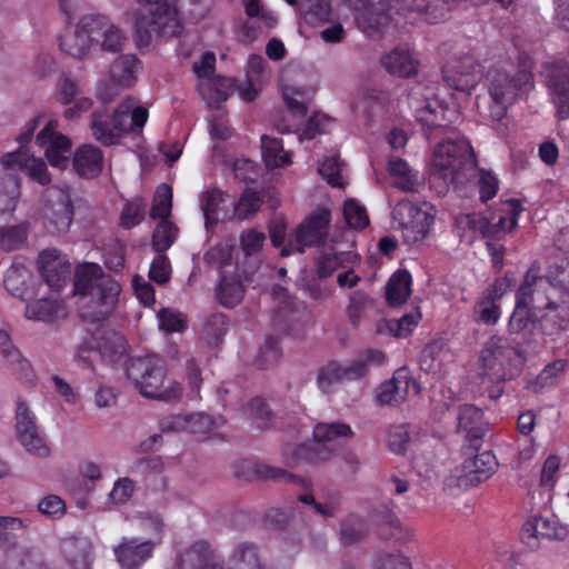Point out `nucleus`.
<instances>
[{"instance_id": "nucleus-49", "label": "nucleus", "mask_w": 569, "mask_h": 569, "mask_svg": "<svg viewBox=\"0 0 569 569\" xmlns=\"http://www.w3.org/2000/svg\"><path fill=\"white\" fill-rule=\"evenodd\" d=\"M30 278V272L24 266L12 264L4 274L3 283L10 295L26 299Z\"/></svg>"}, {"instance_id": "nucleus-24", "label": "nucleus", "mask_w": 569, "mask_h": 569, "mask_svg": "<svg viewBox=\"0 0 569 569\" xmlns=\"http://www.w3.org/2000/svg\"><path fill=\"white\" fill-rule=\"evenodd\" d=\"M442 76L449 87L470 92L480 79V70L473 58L465 57L448 61L442 69Z\"/></svg>"}, {"instance_id": "nucleus-32", "label": "nucleus", "mask_w": 569, "mask_h": 569, "mask_svg": "<svg viewBox=\"0 0 569 569\" xmlns=\"http://www.w3.org/2000/svg\"><path fill=\"white\" fill-rule=\"evenodd\" d=\"M102 151L93 144L79 147L72 159L74 171L83 178L97 177L103 168Z\"/></svg>"}, {"instance_id": "nucleus-14", "label": "nucleus", "mask_w": 569, "mask_h": 569, "mask_svg": "<svg viewBox=\"0 0 569 569\" xmlns=\"http://www.w3.org/2000/svg\"><path fill=\"white\" fill-rule=\"evenodd\" d=\"M537 277L530 271L525 276L523 282L516 295V306L508 322L510 333H520L528 326L537 321L533 317L532 307L536 303V283Z\"/></svg>"}, {"instance_id": "nucleus-31", "label": "nucleus", "mask_w": 569, "mask_h": 569, "mask_svg": "<svg viewBox=\"0 0 569 569\" xmlns=\"http://www.w3.org/2000/svg\"><path fill=\"white\" fill-rule=\"evenodd\" d=\"M362 365L360 363H339L329 362L322 367L317 376L318 387L323 392H329L333 385L343 380L361 377Z\"/></svg>"}, {"instance_id": "nucleus-2", "label": "nucleus", "mask_w": 569, "mask_h": 569, "mask_svg": "<svg viewBox=\"0 0 569 569\" xmlns=\"http://www.w3.org/2000/svg\"><path fill=\"white\" fill-rule=\"evenodd\" d=\"M120 284L110 276L104 274L99 264L86 263L79 267L74 295L81 296L82 317L91 321H99L113 309Z\"/></svg>"}, {"instance_id": "nucleus-59", "label": "nucleus", "mask_w": 569, "mask_h": 569, "mask_svg": "<svg viewBox=\"0 0 569 569\" xmlns=\"http://www.w3.org/2000/svg\"><path fill=\"white\" fill-rule=\"evenodd\" d=\"M343 217L347 224L353 229H363L369 224L366 208L355 199H349L345 202Z\"/></svg>"}, {"instance_id": "nucleus-44", "label": "nucleus", "mask_w": 569, "mask_h": 569, "mask_svg": "<svg viewBox=\"0 0 569 569\" xmlns=\"http://www.w3.org/2000/svg\"><path fill=\"white\" fill-rule=\"evenodd\" d=\"M299 11L311 26H326L336 17L330 0H301Z\"/></svg>"}, {"instance_id": "nucleus-50", "label": "nucleus", "mask_w": 569, "mask_h": 569, "mask_svg": "<svg viewBox=\"0 0 569 569\" xmlns=\"http://www.w3.org/2000/svg\"><path fill=\"white\" fill-rule=\"evenodd\" d=\"M282 456L289 466H296L301 462H319L320 457L318 446L307 443H287L282 449Z\"/></svg>"}, {"instance_id": "nucleus-22", "label": "nucleus", "mask_w": 569, "mask_h": 569, "mask_svg": "<svg viewBox=\"0 0 569 569\" xmlns=\"http://www.w3.org/2000/svg\"><path fill=\"white\" fill-rule=\"evenodd\" d=\"M89 14L82 16L77 23L60 37V50L72 58L83 59L89 56L93 46Z\"/></svg>"}, {"instance_id": "nucleus-64", "label": "nucleus", "mask_w": 569, "mask_h": 569, "mask_svg": "<svg viewBox=\"0 0 569 569\" xmlns=\"http://www.w3.org/2000/svg\"><path fill=\"white\" fill-rule=\"evenodd\" d=\"M158 318L160 330L167 333L182 332L187 327L183 315L171 309H161Z\"/></svg>"}, {"instance_id": "nucleus-58", "label": "nucleus", "mask_w": 569, "mask_h": 569, "mask_svg": "<svg viewBox=\"0 0 569 569\" xmlns=\"http://www.w3.org/2000/svg\"><path fill=\"white\" fill-rule=\"evenodd\" d=\"M172 208V189L162 183L157 188L153 203L151 207L150 216L153 219H167L171 212Z\"/></svg>"}, {"instance_id": "nucleus-36", "label": "nucleus", "mask_w": 569, "mask_h": 569, "mask_svg": "<svg viewBox=\"0 0 569 569\" xmlns=\"http://www.w3.org/2000/svg\"><path fill=\"white\" fill-rule=\"evenodd\" d=\"M458 427L470 440H479L488 431V422L482 411L472 405H463L459 408Z\"/></svg>"}, {"instance_id": "nucleus-34", "label": "nucleus", "mask_w": 569, "mask_h": 569, "mask_svg": "<svg viewBox=\"0 0 569 569\" xmlns=\"http://www.w3.org/2000/svg\"><path fill=\"white\" fill-rule=\"evenodd\" d=\"M390 10H396L398 14L402 10L425 13L426 19L431 23H437L445 19L448 11L442 0H392Z\"/></svg>"}, {"instance_id": "nucleus-47", "label": "nucleus", "mask_w": 569, "mask_h": 569, "mask_svg": "<svg viewBox=\"0 0 569 569\" xmlns=\"http://www.w3.org/2000/svg\"><path fill=\"white\" fill-rule=\"evenodd\" d=\"M261 153L266 166L270 169L291 163L290 153L283 150V144L280 139L262 136Z\"/></svg>"}, {"instance_id": "nucleus-46", "label": "nucleus", "mask_w": 569, "mask_h": 569, "mask_svg": "<svg viewBox=\"0 0 569 569\" xmlns=\"http://www.w3.org/2000/svg\"><path fill=\"white\" fill-rule=\"evenodd\" d=\"M17 438L26 452L32 457L43 459L51 455L50 443L40 427L24 430L18 433Z\"/></svg>"}, {"instance_id": "nucleus-16", "label": "nucleus", "mask_w": 569, "mask_h": 569, "mask_svg": "<svg viewBox=\"0 0 569 569\" xmlns=\"http://www.w3.org/2000/svg\"><path fill=\"white\" fill-rule=\"evenodd\" d=\"M89 21L94 47L110 53L123 50L127 36L110 17L102 13H89Z\"/></svg>"}, {"instance_id": "nucleus-23", "label": "nucleus", "mask_w": 569, "mask_h": 569, "mask_svg": "<svg viewBox=\"0 0 569 569\" xmlns=\"http://www.w3.org/2000/svg\"><path fill=\"white\" fill-rule=\"evenodd\" d=\"M221 416L211 417L203 412L173 416L164 426L167 429L191 432L201 439L219 436L218 430L224 425Z\"/></svg>"}, {"instance_id": "nucleus-13", "label": "nucleus", "mask_w": 569, "mask_h": 569, "mask_svg": "<svg viewBox=\"0 0 569 569\" xmlns=\"http://www.w3.org/2000/svg\"><path fill=\"white\" fill-rule=\"evenodd\" d=\"M568 530L553 517L533 516L521 528L520 538L531 550H538L543 540H562Z\"/></svg>"}, {"instance_id": "nucleus-28", "label": "nucleus", "mask_w": 569, "mask_h": 569, "mask_svg": "<svg viewBox=\"0 0 569 569\" xmlns=\"http://www.w3.org/2000/svg\"><path fill=\"white\" fill-rule=\"evenodd\" d=\"M179 569H223L221 560L204 541H198L178 557Z\"/></svg>"}, {"instance_id": "nucleus-53", "label": "nucleus", "mask_w": 569, "mask_h": 569, "mask_svg": "<svg viewBox=\"0 0 569 569\" xmlns=\"http://www.w3.org/2000/svg\"><path fill=\"white\" fill-rule=\"evenodd\" d=\"M501 318V309L497 301L481 295L473 307V320L477 323L495 326Z\"/></svg>"}, {"instance_id": "nucleus-3", "label": "nucleus", "mask_w": 569, "mask_h": 569, "mask_svg": "<svg viewBox=\"0 0 569 569\" xmlns=\"http://www.w3.org/2000/svg\"><path fill=\"white\" fill-rule=\"evenodd\" d=\"M483 82L488 91V100L482 114L493 121L502 120L508 107L533 88L532 73L527 67L515 74L505 69L491 68L487 71Z\"/></svg>"}, {"instance_id": "nucleus-20", "label": "nucleus", "mask_w": 569, "mask_h": 569, "mask_svg": "<svg viewBox=\"0 0 569 569\" xmlns=\"http://www.w3.org/2000/svg\"><path fill=\"white\" fill-rule=\"evenodd\" d=\"M420 387L406 368L397 370L392 379L380 385L376 392V401L381 406H398L407 400L410 393L418 395Z\"/></svg>"}, {"instance_id": "nucleus-29", "label": "nucleus", "mask_w": 569, "mask_h": 569, "mask_svg": "<svg viewBox=\"0 0 569 569\" xmlns=\"http://www.w3.org/2000/svg\"><path fill=\"white\" fill-rule=\"evenodd\" d=\"M39 268L44 281L54 290H59L70 273V266L54 249L43 250L39 256Z\"/></svg>"}, {"instance_id": "nucleus-51", "label": "nucleus", "mask_w": 569, "mask_h": 569, "mask_svg": "<svg viewBox=\"0 0 569 569\" xmlns=\"http://www.w3.org/2000/svg\"><path fill=\"white\" fill-rule=\"evenodd\" d=\"M243 295L244 287L234 276L223 277L217 290V298L219 302L227 308H232L240 303Z\"/></svg>"}, {"instance_id": "nucleus-25", "label": "nucleus", "mask_w": 569, "mask_h": 569, "mask_svg": "<svg viewBox=\"0 0 569 569\" xmlns=\"http://www.w3.org/2000/svg\"><path fill=\"white\" fill-rule=\"evenodd\" d=\"M47 193L49 199L57 198V201L46 210V228L52 233L67 232L73 219V207L69 193L58 188H50Z\"/></svg>"}, {"instance_id": "nucleus-40", "label": "nucleus", "mask_w": 569, "mask_h": 569, "mask_svg": "<svg viewBox=\"0 0 569 569\" xmlns=\"http://www.w3.org/2000/svg\"><path fill=\"white\" fill-rule=\"evenodd\" d=\"M140 68V62L134 56H120L110 66V81L119 87H130L136 82Z\"/></svg>"}, {"instance_id": "nucleus-39", "label": "nucleus", "mask_w": 569, "mask_h": 569, "mask_svg": "<svg viewBox=\"0 0 569 569\" xmlns=\"http://www.w3.org/2000/svg\"><path fill=\"white\" fill-rule=\"evenodd\" d=\"M392 183L405 192H413L419 187V174L410 168L408 162L398 157H391L387 167Z\"/></svg>"}, {"instance_id": "nucleus-45", "label": "nucleus", "mask_w": 569, "mask_h": 569, "mask_svg": "<svg viewBox=\"0 0 569 569\" xmlns=\"http://www.w3.org/2000/svg\"><path fill=\"white\" fill-rule=\"evenodd\" d=\"M411 274L407 270L395 272L386 286V298L390 306H400L411 295Z\"/></svg>"}, {"instance_id": "nucleus-62", "label": "nucleus", "mask_w": 569, "mask_h": 569, "mask_svg": "<svg viewBox=\"0 0 569 569\" xmlns=\"http://www.w3.org/2000/svg\"><path fill=\"white\" fill-rule=\"evenodd\" d=\"M144 211L146 206L141 199L128 201L121 211V226L126 229L138 226L144 217Z\"/></svg>"}, {"instance_id": "nucleus-35", "label": "nucleus", "mask_w": 569, "mask_h": 569, "mask_svg": "<svg viewBox=\"0 0 569 569\" xmlns=\"http://www.w3.org/2000/svg\"><path fill=\"white\" fill-rule=\"evenodd\" d=\"M228 569H264L259 548L252 542H240L233 547L227 560Z\"/></svg>"}, {"instance_id": "nucleus-54", "label": "nucleus", "mask_w": 569, "mask_h": 569, "mask_svg": "<svg viewBox=\"0 0 569 569\" xmlns=\"http://www.w3.org/2000/svg\"><path fill=\"white\" fill-rule=\"evenodd\" d=\"M318 172L332 187H343L346 184V166L336 156L326 158L319 164Z\"/></svg>"}, {"instance_id": "nucleus-21", "label": "nucleus", "mask_w": 569, "mask_h": 569, "mask_svg": "<svg viewBox=\"0 0 569 569\" xmlns=\"http://www.w3.org/2000/svg\"><path fill=\"white\" fill-rule=\"evenodd\" d=\"M532 310L533 317L545 335H556L569 328V307L549 300L542 303L540 292L537 290Z\"/></svg>"}, {"instance_id": "nucleus-60", "label": "nucleus", "mask_w": 569, "mask_h": 569, "mask_svg": "<svg viewBox=\"0 0 569 569\" xmlns=\"http://www.w3.org/2000/svg\"><path fill=\"white\" fill-rule=\"evenodd\" d=\"M475 179L479 186L480 200L482 202H487L496 197L499 189V182L492 172L479 169L477 167V173L471 177L469 181Z\"/></svg>"}, {"instance_id": "nucleus-7", "label": "nucleus", "mask_w": 569, "mask_h": 569, "mask_svg": "<svg viewBox=\"0 0 569 569\" xmlns=\"http://www.w3.org/2000/svg\"><path fill=\"white\" fill-rule=\"evenodd\" d=\"M518 358V349L505 337L492 336L485 342L479 359V376L489 398L501 396L500 383L512 377Z\"/></svg>"}, {"instance_id": "nucleus-38", "label": "nucleus", "mask_w": 569, "mask_h": 569, "mask_svg": "<svg viewBox=\"0 0 569 569\" xmlns=\"http://www.w3.org/2000/svg\"><path fill=\"white\" fill-rule=\"evenodd\" d=\"M234 86L236 81L231 78L214 77L200 80L198 89L210 107H219L234 91Z\"/></svg>"}, {"instance_id": "nucleus-11", "label": "nucleus", "mask_w": 569, "mask_h": 569, "mask_svg": "<svg viewBox=\"0 0 569 569\" xmlns=\"http://www.w3.org/2000/svg\"><path fill=\"white\" fill-rule=\"evenodd\" d=\"M497 460L491 451H482L465 459L446 478L449 489L467 490L487 480L495 471Z\"/></svg>"}, {"instance_id": "nucleus-10", "label": "nucleus", "mask_w": 569, "mask_h": 569, "mask_svg": "<svg viewBox=\"0 0 569 569\" xmlns=\"http://www.w3.org/2000/svg\"><path fill=\"white\" fill-rule=\"evenodd\" d=\"M435 221L430 206H417L409 201H399L392 210V224L401 232L408 244L420 242L427 238Z\"/></svg>"}, {"instance_id": "nucleus-15", "label": "nucleus", "mask_w": 569, "mask_h": 569, "mask_svg": "<svg viewBox=\"0 0 569 569\" xmlns=\"http://www.w3.org/2000/svg\"><path fill=\"white\" fill-rule=\"evenodd\" d=\"M160 539L140 540L123 537L113 547V555L121 569H140L152 556Z\"/></svg>"}, {"instance_id": "nucleus-55", "label": "nucleus", "mask_w": 569, "mask_h": 569, "mask_svg": "<svg viewBox=\"0 0 569 569\" xmlns=\"http://www.w3.org/2000/svg\"><path fill=\"white\" fill-rule=\"evenodd\" d=\"M28 238V228L24 223L0 228V247L6 251L20 249Z\"/></svg>"}, {"instance_id": "nucleus-8", "label": "nucleus", "mask_w": 569, "mask_h": 569, "mask_svg": "<svg viewBox=\"0 0 569 569\" xmlns=\"http://www.w3.org/2000/svg\"><path fill=\"white\" fill-rule=\"evenodd\" d=\"M0 163L9 172L0 176V210L12 212L20 196V183L12 171H22L41 186L51 181L44 161L28 150H18L1 157Z\"/></svg>"}, {"instance_id": "nucleus-63", "label": "nucleus", "mask_w": 569, "mask_h": 569, "mask_svg": "<svg viewBox=\"0 0 569 569\" xmlns=\"http://www.w3.org/2000/svg\"><path fill=\"white\" fill-rule=\"evenodd\" d=\"M227 331V319L223 315H212L203 326L202 335L208 343H218Z\"/></svg>"}, {"instance_id": "nucleus-41", "label": "nucleus", "mask_w": 569, "mask_h": 569, "mask_svg": "<svg viewBox=\"0 0 569 569\" xmlns=\"http://www.w3.org/2000/svg\"><path fill=\"white\" fill-rule=\"evenodd\" d=\"M63 552L71 569H90L92 546L87 539H69L63 543Z\"/></svg>"}, {"instance_id": "nucleus-48", "label": "nucleus", "mask_w": 569, "mask_h": 569, "mask_svg": "<svg viewBox=\"0 0 569 569\" xmlns=\"http://www.w3.org/2000/svg\"><path fill=\"white\" fill-rule=\"evenodd\" d=\"M81 84L77 77L69 72H62L56 80L53 88V97L56 101L62 106L71 104V102L80 97Z\"/></svg>"}, {"instance_id": "nucleus-61", "label": "nucleus", "mask_w": 569, "mask_h": 569, "mask_svg": "<svg viewBox=\"0 0 569 569\" xmlns=\"http://www.w3.org/2000/svg\"><path fill=\"white\" fill-rule=\"evenodd\" d=\"M2 358L19 379L30 380L31 365L16 347L11 348L9 352H4Z\"/></svg>"}, {"instance_id": "nucleus-56", "label": "nucleus", "mask_w": 569, "mask_h": 569, "mask_svg": "<svg viewBox=\"0 0 569 569\" xmlns=\"http://www.w3.org/2000/svg\"><path fill=\"white\" fill-rule=\"evenodd\" d=\"M178 237V228L167 219H161L158 223L153 236L152 244L159 252L169 249Z\"/></svg>"}, {"instance_id": "nucleus-42", "label": "nucleus", "mask_w": 569, "mask_h": 569, "mask_svg": "<svg viewBox=\"0 0 569 569\" xmlns=\"http://www.w3.org/2000/svg\"><path fill=\"white\" fill-rule=\"evenodd\" d=\"M213 7V0H176V4L171 6L176 19L179 23L181 20L190 22H199L204 19ZM182 27V24H180Z\"/></svg>"}, {"instance_id": "nucleus-30", "label": "nucleus", "mask_w": 569, "mask_h": 569, "mask_svg": "<svg viewBox=\"0 0 569 569\" xmlns=\"http://www.w3.org/2000/svg\"><path fill=\"white\" fill-rule=\"evenodd\" d=\"M127 341L117 332L99 333L88 342V348L94 350L107 363L119 361L127 353Z\"/></svg>"}, {"instance_id": "nucleus-52", "label": "nucleus", "mask_w": 569, "mask_h": 569, "mask_svg": "<svg viewBox=\"0 0 569 569\" xmlns=\"http://www.w3.org/2000/svg\"><path fill=\"white\" fill-rule=\"evenodd\" d=\"M351 427L343 422H320L313 428V437L318 448L320 443L331 442L340 438L353 437Z\"/></svg>"}, {"instance_id": "nucleus-33", "label": "nucleus", "mask_w": 569, "mask_h": 569, "mask_svg": "<svg viewBox=\"0 0 569 569\" xmlns=\"http://www.w3.org/2000/svg\"><path fill=\"white\" fill-rule=\"evenodd\" d=\"M67 316L68 310L64 303L46 298L28 302L24 310V317L32 321L53 322Z\"/></svg>"}, {"instance_id": "nucleus-5", "label": "nucleus", "mask_w": 569, "mask_h": 569, "mask_svg": "<svg viewBox=\"0 0 569 569\" xmlns=\"http://www.w3.org/2000/svg\"><path fill=\"white\" fill-rule=\"evenodd\" d=\"M126 377L146 398L171 401L182 395L181 385L167 378L164 363L156 356L130 359L126 366Z\"/></svg>"}, {"instance_id": "nucleus-1", "label": "nucleus", "mask_w": 569, "mask_h": 569, "mask_svg": "<svg viewBox=\"0 0 569 569\" xmlns=\"http://www.w3.org/2000/svg\"><path fill=\"white\" fill-rule=\"evenodd\" d=\"M476 173V154L466 138H449L435 147L430 184L438 193H446L450 186L459 187L468 183Z\"/></svg>"}, {"instance_id": "nucleus-26", "label": "nucleus", "mask_w": 569, "mask_h": 569, "mask_svg": "<svg viewBox=\"0 0 569 569\" xmlns=\"http://www.w3.org/2000/svg\"><path fill=\"white\" fill-rule=\"evenodd\" d=\"M233 198L218 189L206 191L200 198V208L206 219V228H212L219 221L234 218Z\"/></svg>"}, {"instance_id": "nucleus-4", "label": "nucleus", "mask_w": 569, "mask_h": 569, "mask_svg": "<svg viewBox=\"0 0 569 569\" xmlns=\"http://www.w3.org/2000/svg\"><path fill=\"white\" fill-rule=\"evenodd\" d=\"M523 208L519 200L508 199L492 213L490 222L480 213H465L456 219V228L461 240L472 242L477 238L499 240L518 227Z\"/></svg>"}, {"instance_id": "nucleus-19", "label": "nucleus", "mask_w": 569, "mask_h": 569, "mask_svg": "<svg viewBox=\"0 0 569 569\" xmlns=\"http://www.w3.org/2000/svg\"><path fill=\"white\" fill-rule=\"evenodd\" d=\"M58 122L50 120L37 136V143L44 149L46 157L54 168L64 169L69 163L70 139L57 132Z\"/></svg>"}, {"instance_id": "nucleus-12", "label": "nucleus", "mask_w": 569, "mask_h": 569, "mask_svg": "<svg viewBox=\"0 0 569 569\" xmlns=\"http://www.w3.org/2000/svg\"><path fill=\"white\" fill-rule=\"evenodd\" d=\"M329 222L330 213L325 209L311 214L296 229L288 243L281 249V254L289 256L293 252H303L306 247L316 246L323 241Z\"/></svg>"}, {"instance_id": "nucleus-37", "label": "nucleus", "mask_w": 569, "mask_h": 569, "mask_svg": "<svg viewBox=\"0 0 569 569\" xmlns=\"http://www.w3.org/2000/svg\"><path fill=\"white\" fill-rule=\"evenodd\" d=\"M357 260L351 251H339L333 247L323 248L317 258V273L321 278L331 276L339 268H349Z\"/></svg>"}, {"instance_id": "nucleus-6", "label": "nucleus", "mask_w": 569, "mask_h": 569, "mask_svg": "<svg viewBox=\"0 0 569 569\" xmlns=\"http://www.w3.org/2000/svg\"><path fill=\"white\" fill-rule=\"evenodd\" d=\"M149 112L132 97L121 101L112 114L106 110H96L91 117L93 138L104 146L116 144L120 138L131 131L141 130Z\"/></svg>"}, {"instance_id": "nucleus-43", "label": "nucleus", "mask_w": 569, "mask_h": 569, "mask_svg": "<svg viewBox=\"0 0 569 569\" xmlns=\"http://www.w3.org/2000/svg\"><path fill=\"white\" fill-rule=\"evenodd\" d=\"M28 521L19 517L0 518V553L9 556L18 548V531L27 528Z\"/></svg>"}, {"instance_id": "nucleus-18", "label": "nucleus", "mask_w": 569, "mask_h": 569, "mask_svg": "<svg viewBox=\"0 0 569 569\" xmlns=\"http://www.w3.org/2000/svg\"><path fill=\"white\" fill-rule=\"evenodd\" d=\"M347 3L357 12V26L368 37H381L392 24L395 10L389 9L388 13L382 12L377 7L369 4L367 0H347Z\"/></svg>"}, {"instance_id": "nucleus-9", "label": "nucleus", "mask_w": 569, "mask_h": 569, "mask_svg": "<svg viewBox=\"0 0 569 569\" xmlns=\"http://www.w3.org/2000/svg\"><path fill=\"white\" fill-rule=\"evenodd\" d=\"M146 4L132 12L133 38L138 48H148L158 37H176L181 26L167 0H136Z\"/></svg>"}, {"instance_id": "nucleus-27", "label": "nucleus", "mask_w": 569, "mask_h": 569, "mask_svg": "<svg viewBox=\"0 0 569 569\" xmlns=\"http://www.w3.org/2000/svg\"><path fill=\"white\" fill-rule=\"evenodd\" d=\"M382 68L390 74L409 78L418 73L419 60L407 46H397L380 58Z\"/></svg>"}, {"instance_id": "nucleus-17", "label": "nucleus", "mask_w": 569, "mask_h": 569, "mask_svg": "<svg viewBox=\"0 0 569 569\" xmlns=\"http://www.w3.org/2000/svg\"><path fill=\"white\" fill-rule=\"evenodd\" d=\"M547 87L559 120L569 119V63L558 61L547 69Z\"/></svg>"}, {"instance_id": "nucleus-57", "label": "nucleus", "mask_w": 569, "mask_h": 569, "mask_svg": "<svg viewBox=\"0 0 569 569\" xmlns=\"http://www.w3.org/2000/svg\"><path fill=\"white\" fill-rule=\"evenodd\" d=\"M261 206V198L253 190H246L238 202L233 200L232 211L238 220H246L254 214Z\"/></svg>"}]
</instances>
